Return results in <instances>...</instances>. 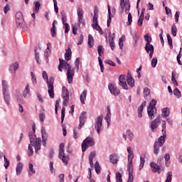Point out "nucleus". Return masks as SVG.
<instances>
[{"label": "nucleus", "instance_id": "1", "mask_svg": "<svg viewBox=\"0 0 182 182\" xmlns=\"http://www.w3.org/2000/svg\"><path fill=\"white\" fill-rule=\"evenodd\" d=\"M28 136L30 139V144L28 145L27 154L28 157H31V156H33V146L35 147V153H38V151H39L42 140H41L40 138H36V135L33 134V132H29Z\"/></svg>", "mask_w": 182, "mask_h": 182}, {"label": "nucleus", "instance_id": "2", "mask_svg": "<svg viewBox=\"0 0 182 182\" xmlns=\"http://www.w3.org/2000/svg\"><path fill=\"white\" fill-rule=\"evenodd\" d=\"M59 62L58 70L62 72L63 69H65V70H67L68 82V83H72V82H73V77L75 76V69L70 66V64H69L68 61H65L60 58Z\"/></svg>", "mask_w": 182, "mask_h": 182}, {"label": "nucleus", "instance_id": "3", "mask_svg": "<svg viewBox=\"0 0 182 182\" xmlns=\"http://www.w3.org/2000/svg\"><path fill=\"white\" fill-rule=\"evenodd\" d=\"M127 84L131 87H133V86H134V79H133V77H132L130 74H128L127 77L124 75H119V86H122V89H124V90H129V87L127 86Z\"/></svg>", "mask_w": 182, "mask_h": 182}, {"label": "nucleus", "instance_id": "4", "mask_svg": "<svg viewBox=\"0 0 182 182\" xmlns=\"http://www.w3.org/2000/svg\"><path fill=\"white\" fill-rule=\"evenodd\" d=\"M42 76L43 79L46 80L48 85V95L51 99H53V97H55V93L53 92V82H55V80L53 79V77H50L49 79L46 71H43Z\"/></svg>", "mask_w": 182, "mask_h": 182}, {"label": "nucleus", "instance_id": "5", "mask_svg": "<svg viewBox=\"0 0 182 182\" xmlns=\"http://www.w3.org/2000/svg\"><path fill=\"white\" fill-rule=\"evenodd\" d=\"M1 86L4 102L7 106H9V105H11V97L9 95V85L8 84V81L3 80L1 81Z\"/></svg>", "mask_w": 182, "mask_h": 182}, {"label": "nucleus", "instance_id": "6", "mask_svg": "<svg viewBox=\"0 0 182 182\" xmlns=\"http://www.w3.org/2000/svg\"><path fill=\"white\" fill-rule=\"evenodd\" d=\"M97 18H99V10L97 9V8H95L94 9L92 28H93V29H96L99 32L100 35H103V30H102V28L100 27V26H99Z\"/></svg>", "mask_w": 182, "mask_h": 182}, {"label": "nucleus", "instance_id": "7", "mask_svg": "<svg viewBox=\"0 0 182 182\" xmlns=\"http://www.w3.org/2000/svg\"><path fill=\"white\" fill-rule=\"evenodd\" d=\"M166 142L165 136H161L158 141H156L154 144V154H159L160 151V147H163V144Z\"/></svg>", "mask_w": 182, "mask_h": 182}, {"label": "nucleus", "instance_id": "8", "mask_svg": "<svg viewBox=\"0 0 182 182\" xmlns=\"http://www.w3.org/2000/svg\"><path fill=\"white\" fill-rule=\"evenodd\" d=\"M59 159H60L64 164H68L69 156L65 155V144L61 143L59 147Z\"/></svg>", "mask_w": 182, "mask_h": 182}, {"label": "nucleus", "instance_id": "9", "mask_svg": "<svg viewBox=\"0 0 182 182\" xmlns=\"http://www.w3.org/2000/svg\"><path fill=\"white\" fill-rule=\"evenodd\" d=\"M93 146H95V139L88 136L82 143V151L85 152L87 147H93Z\"/></svg>", "mask_w": 182, "mask_h": 182}, {"label": "nucleus", "instance_id": "10", "mask_svg": "<svg viewBox=\"0 0 182 182\" xmlns=\"http://www.w3.org/2000/svg\"><path fill=\"white\" fill-rule=\"evenodd\" d=\"M103 115L99 116L95 123V129L97 134H100V132L103 130Z\"/></svg>", "mask_w": 182, "mask_h": 182}, {"label": "nucleus", "instance_id": "11", "mask_svg": "<svg viewBox=\"0 0 182 182\" xmlns=\"http://www.w3.org/2000/svg\"><path fill=\"white\" fill-rule=\"evenodd\" d=\"M62 97L63 99V106H68V103H69V91L66 87H63L62 88Z\"/></svg>", "mask_w": 182, "mask_h": 182}, {"label": "nucleus", "instance_id": "12", "mask_svg": "<svg viewBox=\"0 0 182 182\" xmlns=\"http://www.w3.org/2000/svg\"><path fill=\"white\" fill-rule=\"evenodd\" d=\"M156 105H157V100L153 99L147 109L148 114H156L157 109H156Z\"/></svg>", "mask_w": 182, "mask_h": 182}, {"label": "nucleus", "instance_id": "13", "mask_svg": "<svg viewBox=\"0 0 182 182\" xmlns=\"http://www.w3.org/2000/svg\"><path fill=\"white\" fill-rule=\"evenodd\" d=\"M108 89L111 95H113L114 96H118V95L120 94V90H119L113 83H109L108 85Z\"/></svg>", "mask_w": 182, "mask_h": 182}, {"label": "nucleus", "instance_id": "14", "mask_svg": "<svg viewBox=\"0 0 182 182\" xmlns=\"http://www.w3.org/2000/svg\"><path fill=\"white\" fill-rule=\"evenodd\" d=\"M77 19H78V25H82V26H85V18H83V10L80 8H79L77 10Z\"/></svg>", "mask_w": 182, "mask_h": 182}, {"label": "nucleus", "instance_id": "15", "mask_svg": "<svg viewBox=\"0 0 182 182\" xmlns=\"http://www.w3.org/2000/svg\"><path fill=\"white\" fill-rule=\"evenodd\" d=\"M127 152L129 153L127 166H133V159L134 158V154H133L132 147H127Z\"/></svg>", "mask_w": 182, "mask_h": 182}, {"label": "nucleus", "instance_id": "16", "mask_svg": "<svg viewBox=\"0 0 182 182\" xmlns=\"http://www.w3.org/2000/svg\"><path fill=\"white\" fill-rule=\"evenodd\" d=\"M145 50L146 53H149V58L151 59V58H153V54L154 53V46L151 43H146Z\"/></svg>", "mask_w": 182, "mask_h": 182}, {"label": "nucleus", "instance_id": "17", "mask_svg": "<svg viewBox=\"0 0 182 182\" xmlns=\"http://www.w3.org/2000/svg\"><path fill=\"white\" fill-rule=\"evenodd\" d=\"M23 97H25V99H28V97H31L32 96V94L31 93V86L29 85V83L26 84V87L23 91Z\"/></svg>", "mask_w": 182, "mask_h": 182}, {"label": "nucleus", "instance_id": "18", "mask_svg": "<svg viewBox=\"0 0 182 182\" xmlns=\"http://www.w3.org/2000/svg\"><path fill=\"white\" fill-rule=\"evenodd\" d=\"M120 5L122 11H124V6H126L124 12H129V11H130V4H129V1L120 0Z\"/></svg>", "mask_w": 182, "mask_h": 182}, {"label": "nucleus", "instance_id": "19", "mask_svg": "<svg viewBox=\"0 0 182 182\" xmlns=\"http://www.w3.org/2000/svg\"><path fill=\"white\" fill-rule=\"evenodd\" d=\"M150 166L152 168V171L154 173H158L159 174H160V173H161V168H160V166H159L157 164L154 163V162H151L150 164Z\"/></svg>", "mask_w": 182, "mask_h": 182}, {"label": "nucleus", "instance_id": "20", "mask_svg": "<svg viewBox=\"0 0 182 182\" xmlns=\"http://www.w3.org/2000/svg\"><path fill=\"white\" fill-rule=\"evenodd\" d=\"M160 124V117H157L154 119L151 124V132H154L156 129L159 127V124Z\"/></svg>", "mask_w": 182, "mask_h": 182}, {"label": "nucleus", "instance_id": "21", "mask_svg": "<svg viewBox=\"0 0 182 182\" xmlns=\"http://www.w3.org/2000/svg\"><path fill=\"white\" fill-rule=\"evenodd\" d=\"M87 119V117H86V115H85V114L80 116V124L78 125L79 130H80V129H82V127L85 124Z\"/></svg>", "mask_w": 182, "mask_h": 182}, {"label": "nucleus", "instance_id": "22", "mask_svg": "<svg viewBox=\"0 0 182 182\" xmlns=\"http://www.w3.org/2000/svg\"><path fill=\"white\" fill-rule=\"evenodd\" d=\"M86 96H87V90H84L80 95V100L82 105H85V102H86Z\"/></svg>", "mask_w": 182, "mask_h": 182}, {"label": "nucleus", "instance_id": "23", "mask_svg": "<svg viewBox=\"0 0 182 182\" xmlns=\"http://www.w3.org/2000/svg\"><path fill=\"white\" fill-rule=\"evenodd\" d=\"M127 170L129 171V178L127 182H133L134 178L133 177V166H127Z\"/></svg>", "mask_w": 182, "mask_h": 182}, {"label": "nucleus", "instance_id": "24", "mask_svg": "<svg viewBox=\"0 0 182 182\" xmlns=\"http://www.w3.org/2000/svg\"><path fill=\"white\" fill-rule=\"evenodd\" d=\"M22 170H23V164L19 162L17 164L16 168V175L20 176L22 173Z\"/></svg>", "mask_w": 182, "mask_h": 182}, {"label": "nucleus", "instance_id": "25", "mask_svg": "<svg viewBox=\"0 0 182 182\" xmlns=\"http://www.w3.org/2000/svg\"><path fill=\"white\" fill-rule=\"evenodd\" d=\"M95 157H96V151L90 152L89 156V161H90V166L92 168H93L94 167L93 159H95Z\"/></svg>", "mask_w": 182, "mask_h": 182}, {"label": "nucleus", "instance_id": "26", "mask_svg": "<svg viewBox=\"0 0 182 182\" xmlns=\"http://www.w3.org/2000/svg\"><path fill=\"white\" fill-rule=\"evenodd\" d=\"M16 23L17 28H19L20 29H23L25 28V20L23 18H21L20 20H16Z\"/></svg>", "mask_w": 182, "mask_h": 182}, {"label": "nucleus", "instance_id": "27", "mask_svg": "<svg viewBox=\"0 0 182 182\" xmlns=\"http://www.w3.org/2000/svg\"><path fill=\"white\" fill-rule=\"evenodd\" d=\"M65 60H67V62H68V60H70V59H72V50L70 48L65 50Z\"/></svg>", "mask_w": 182, "mask_h": 182}, {"label": "nucleus", "instance_id": "28", "mask_svg": "<svg viewBox=\"0 0 182 182\" xmlns=\"http://www.w3.org/2000/svg\"><path fill=\"white\" fill-rule=\"evenodd\" d=\"M42 139H43V145L46 146V141L48 140V134H46V131L45 129L41 130Z\"/></svg>", "mask_w": 182, "mask_h": 182}, {"label": "nucleus", "instance_id": "29", "mask_svg": "<svg viewBox=\"0 0 182 182\" xmlns=\"http://www.w3.org/2000/svg\"><path fill=\"white\" fill-rule=\"evenodd\" d=\"M107 9H108V16H107V26H110V23L112 22V11H110V5H107Z\"/></svg>", "mask_w": 182, "mask_h": 182}, {"label": "nucleus", "instance_id": "30", "mask_svg": "<svg viewBox=\"0 0 182 182\" xmlns=\"http://www.w3.org/2000/svg\"><path fill=\"white\" fill-rule=\"evenodd\" d=\"M144 19V9H142L141 15L137 21L138 26H141V25H143Z\"/></svg>", "mask_w": 182, "mask_h": 182}, {"label": "nucleus", "instance_id": "31", "mask_svg": "<svg viewBox=\"0 0 182 182\" xmlns=\"http://www.w3.org/2000/svg\"><path fill=\"white\" fill-rule=\"evenodd\" d=\"M109 159L112 164H117V161H119V157L117 156V154L110 155Z\"/></svg>", "mask_w": 182, "mask_h": 182}, {"label": "nucleus", "instance_id": "32", "mask_svg": "<svg viewBox=\"0 0 182 182\" xmlns=\"http://www.w3.org/2000/svg\"><path fill=\"white\" fill-rule=\"evenodd\" d=\"M125 14H128L127 22L126 23L127 26H130L132 25V22H133V17L132 16V14L129 11H124Z\"/></svg>", "mask_w": 182, "mask_h": 182}, {"label": "nucleus", "instance_id": "33", "mask_svg": "<svg viewBox=\"0 0 182 182\" xmlns=\"http://www.w3.org/2000/svg\"><path fill=\"white\" fill-rule=\"evenodd\" d=\"M36 173V171H35V168H33V164L29 163L28 164V176H33Z\"/></svg>", "mask_w": 182, "mask_h": 182}, {"label": "nucleus", "instance_id": "34", "mask_svg": "<svg viewBox=\"0 0 182 182\" xmlns=\"http://www.w3.org/2000/svg\"><path fill=\"white\" fill-rule=\"evenodd\" d=\"M40 8H41V2H39V1L34 2L33 12L35 14L39 13Z\"/></svg>", "mask_w": 182, "mask_h": 182}, {"label": "nucleus", "instance_id": "35", "mask_svg": "<svg viewBox=\"0 0 182 182\" xmlns=\"http://www.w3.org/2000/svg\"><path fill=\"white\" fill-rule=\"evenodd\" d=\"M137 42H139V35H137L136 32H134L133 36V42H132L133 46H136L137 45Z\"/></svg>", "mask_w": 182, "mask_h": 182}, {"label": "nucleus", "instance_id": "36", "mask_svg": "<svg viewBox=\"0 0 182 182\" xmlns=\"http://www.w3.org/2000/svg\"><path fill=\"white\" fill-rule=\"evenodd\" d=\"M146 105H147V102L146 101H144L141 105L138 107V114H141V112H143V109L146 107Z\"/></svg>", "mask_w": 182, "mask_h": 182}, {"label": "nucleus", "instance_id": "37", "mask_svg": "<svg viewBox=\"0 0 182 182\" xmlns=\"http://www.w3.org/2000/svg\"><path fill=\"white\" fill-rule=\"evenodd\" d=\"M49 45H50V43H47V48L44 53V56L46 59H48V58H49V55H50V50L49 49Z\"/></svg>", "mask_w": 182, "mask_h": 182}, {"label": "nucleus", "instance_id": "38", "mask_svg": "<svg viewBox=\"0 0 182 182\" xmlns=\"http://www.w3.org/2000/svg\"><path fill=\"white\" fill-rule=\"evenodd\" d=\"M109 46L112 50H114L115 45H114V33H113V36L111 37V39L109 41Z\"/></svg>", "mask_w": 182, "mask_h": 182}, {"label": "nucleus", "instance_id": "39", "mask_svg": "<svg viewBox=\"0 0 182 182\" xmlns=\"http://www.w3.org/2000/svg\"><path fill=\"white\" fill-rule=\"evenodd\" d=\"M19 69V63L16 62L10 66V70L16 71Z\"/></svg>", "mask_w": 182, "mask_h": 182}, {"label": "nucleus", "instance_id": "40", "mask_svg": "<svg viewBox=\"0 0 182 182\" xmlns=\"http://www.w3.org/2000/svg\"><path fill=\"white\" fill-rule=\"evenodd\" d=\"M38 50H41V48H36L35 50V55H36V60L37 62V63L39 65L41 64V60L39 59V52H38Z\"/></svg>", "mask_w": 182, "mask_h": 182}, {"label": "nucleus", "instance_id": "41", "mask_svg": "<svg viewBox=\"0 0 182 182\" xmlns=\"http://www.w3.org/2000/svg\"><path fill=\"white\" fill-rule=\"evenodd\" d=\"M93 42H95V40L93 39V36H92V35H89L88 36V46H90V48H92L93 47Z\"/></svg>", "mask_w": 182, "mask_h": 182}, {"label": "nucleus", "instance_id": "42", "mask_svg": "<svg viewBox=\"0 0 182 182\" xmlns=\"http://www.w3.org/2000/svg\"><path fill=\"white\" fill-rule=\"evenodd\" d=\"M95 168L97 174H100V171L102 170V168L100 167V164H99V161H97L95 164Z\"/></svg>", "mask_w": 182, "mask_h": 182}, {"label": "nucleus", "instance_id": "43", "mask_svg": "<svg viewBox=\"0 0 182 182\" xmlns=\"http://www.w3.org/2000/svg\"><path fill=\"white\" fill-rule=\"evenodd\" d=\"M173 95L177 97V99H180V97H181V92L178 88H175L173 90Z\"/></svg>", "mask_w": 182, "mask_h": 182}, {"label": "nucleus", "instance_id": "44", "mask_svg": "<svg viewBox=\"0 0 182 182\" xmlns=\"http://www.w3.org/2000/svg\"><path fill=\"white\" fill-rule=\"evenodd\" d=\"M31 82L33 83V86H36V83H38V81L36 80V76H35V74L33 72L31 73Z\"/></svg>", "mask_w": 182, "mask_h": 182}, {"label": "nucleus", "instance_id": "45", "mask_svg": "<svg viewBox=\"0 0 182 182\" xmlns=\"http://www.w3.org/2000/svg\"><path fill=\"white\" fill-rule=\"evenodd\" d=\"M171 180H173V173L169 171L166 174V180L165 182H171Z\"/></svg>", "mask_w": 182, "mask_h": 182}, {"label": "nucleus", "instance_id": "46", "mask_svg": "<svg viewBox=\"0 0 182 182\" xmlns=\"http://www.w3.org/2000/svg\"><path fill=\"white\" fill-rule=\"evenodd\" d=\"M171 33L173 36H177V27L176 26V24H173L171 28Z\"/></svg>", "mask_w": 182, "mask_h": 182}, {"label": "nucleus", "instance_id": "47", "mask_svg": "<svg viewBox=\"0 0 182 182\" xmlns=\"http://www.w3.org/2000/svg\"><path fill=\"white\" fill-rule=\"evenodd\" d=\"M79 65H80V58H77L75 61V66L77 72H79Z\"/></svg>", "mask_w": 182, "mask_h": 182}, {"label": "nucleus", "instance_id": "48", "mask_svg": "<svg viewBox=\"0 0 182 182\" xmlns=\"http://www.w3.org/2000/svg\"><path fill=\"white\" fill-rule=\"evenodd\" d=\"M21 19H23V15L22 14V12L18 11L16 14V21H19Z\"/></svg>", "mask_w": 182, "mask_h": 182}, {"label": "nucleus", "instance_id": "49", "mask_svg": "<svg viewBox=\"0 0 182 182\" xmlns=\"http://www.w3.org/2000/svg\"><path fill=\"white\" fill-rule=\"evenodd\" d=\"M144 39H145V41L146 42V43H151V37L150 36V34H146L144 36Z\"/></svg>", "mask_w": 182, "mask_h": 182}, {"label": "nucleus", "instance_id": "50", "mask_svg": "<svg viewBox=\"0 0 182 182\" xmlns=\"http://www.w3.org/2000/svg\"><path fill=\"white\" fill-rule=\"evenodd\" d=\"M126 133H127V137H128V139H129V140L132 141L134 137L133 132H132V131L130 130H127Z\"/></svg>", "mask_w": 182, "mask_h": 182}, {"label": "nucleus", "instance_id": "51", "mask_svg": "<svg viewBox=\"0 0 182 182\" xmlns=\"http://www.w3.org/2000/svg\"><path fill=\"white\" fill-rule=\"evenodd\" d=\"M166 36H167L168 45L171 48V49H173V39H171V36H170V34H167Z\"/></svg>", "mask_w": 182, "mask_h": 182}, {"label": "nucleus", "instance_id": "52", "mask_svg": "<svg viewBox=\"0 0 182 182\" xmlns=\"http://www.w3.org/2000/svg\"><path fill=\"white\" fill-rule=\"evenodd\" d=\"M98 61H99V65H100L101 72H104L105 67L103 65V61L102 60V58H100V57H98Z\"/></svg>", "mask_w": 182, "mask_h": 182}, {"label": "nucleus", "instance_id": "53", "mask_svg": "<svg viewBox=\"0 0 182 182\" xmlns=\"http://www.w3.org/2000/svg\"><path fill=\"white\" fill-rule=\"evenodd\" d=\"M36 97L40 103H44L45 101L43 100V97H42V95H41V93L37 92Z\"/></svg>", "mask_w": 182, "mask_h": 182}, {"label": "nucleus", "instance_id": "54", "mask_svg": "<svg viewBox=\"0 0 182 182\" xmlns=\"http://www.w3.org/2000/svg\"><path fill=\"white\" fill-rule=\"evenodd\" d=\"M105 122H107V127H109V126H110V122L112 120V117H110L109 114H107L105 117Z\"/></svg>", "mask_w": 182, "mask_h": 182}, {"label": "nucleus", "instance_id": "55", "mask_svg": "<svg viewBox=\"0 0 182 182\" xmlns=\"http://www.w3.org/2000/svg\"><path fill=\"white\" fill-rule=\"evenodd\" d=\"M116 178L117 182H123V180L122 179V173H120V172L116 173Z\"/></svg>", "mask_w": 182, "mask_h": 182}, {"label": "nucleus", "instance_id": "56", "mask_svg": "<svg viewBox=\"0 0 182 182\" xmlns=\"http://www.w3.org/2000/svg\"><path fill=\"white\" fill-rule=\"evenodd\" d=\"M144 158L143 157H140V164H139V170H141V168H143V167H144Z\"/></svg>", "mask_w": 182, "mask_h": 182}, {"label": "nucleus", "instance_id": "57", "mask_svg": "<svg viewBox=\"0 0 182 182\" xmlns=\"http://www.w3.org/2000/svg\"><path fill=\"white\" fill-rule=\"evenodd\" d=\"M54 4V11L55 14H58L59 12V8L58 7V1L56 0H53Z\"/></svg>", "mask_w": 182, "mask_h": 182}, {"label": "nucleus", "instance_id": "58", "mask_svg": "<svg viewBox=\"0 0 182 182\" xmlns=\"http://www.w3.org/2000/svg\"><path fill=\"white\" fill-rule=\"evenodd\" d=\"M157 62H158V60H157L156 57L152 58V60H151L152 68H156V66H157Z\"/></svg>", "mask_w": 182, "mask_h": 182}, {"label": "nucleus", "instance_id": "59", "mask_svg": "<svg viewBox=\"0 0 182 182\" xmlns=\"http://www.w3.org/2000/svg\"><path fill=\"white\" fill-rule=\"evenodd\" d=\"M97 52H98V55L99 56H102V55H103V46H99L97 47Z\"/></svg>", "mask_w": 182, "mask_h": 182}, {"label": "nucleus", "instance_id": "60", "mask_svg": "<svg viewBox=\"0 0 182 182\" xmlns=\"http://www.w3.org/2000/svg\"><path fill=\"white\" fill-rule=\"evenodd\" d=\"M163 114H170V108L165 107L161 109Z\"/></svg>", "mask_w": 182, "mask_h": 182}, {"label": "nucleus", "instance_id": "61", "mask_svg": "<svg viewBox=\"0 0 182 182\" xmlns=\"http://www.w3.org/2000/svg\"><path fill=\"white\" fill-rule=\"evenodd\" d=\"M150 95V90L147 87L144 89V96L146 97Z\"/></svg>", "mask_w": 182, "mask_h": 182}, {"label": "nucleus", "instance_id": "62", "mask_svg": "<svg viewBox=\"0 0 182 182\" xmlns=\"http://www.w3.org/2000/svg\"><path fill=\"white\" fill-rule=\"evenodd\" d=\"M65 26V33H68V32H69V31H70V26H69V24L68 23H64L63 24Z\"/></svg>", "mask_w": 182, "mask_h": 182}, {"label": "nucleus", "instance_id": "63", "mask_svg": "<svg viewBox=\"0 0 182 182\" xmlns=\"http://www.w3.org/2000/svg\"><path fill=\"white\" fill-rule=\"evenodd\" d=\"M73 33V35L77 34V26L72 25Z\"/></svg>", "mask_w": 182, "mask_h": 182}, {"label": "nucleus", "instance_id": "64", "mask_svg": "<svg viewBox=\"0 0 182 182\" xmlns=\"http://www.w3.org/2000/svg\"><path fill=\"white\" fill-rule=\"evenodd\" d=\"M4 161L6 164H4V167L5 168H8V167H9V161L8 160V159H6V156H4Z\"/></svg>", "mask_w": 182, "mask_h": 182}]
</instances>
